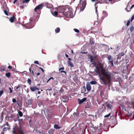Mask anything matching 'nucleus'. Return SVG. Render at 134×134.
<instances>
[{"label": "nucleus", "mask_w": 134, "mask_h": 134, "mask_svg": "<svg viewBox=\"0 0 134 134\" xmlns=\"http://www.w3.org/2000/svg\"><path fill=\"white\" fill-rule=\"evenodd\" d=\"M124 54H124V53L123 52H122L121 53V55L122 56H124Z\"/></svg>", "instance_id": "13d9d810"}, {"label": "nucleus", "mask_w": 134, "mask_h": 134, "mask_svg": "<svg viewBox=\"0 0 134 134\" xmlns=\"http://www.w3.org/2000/svg\"><path fill=\"white\" fill-rule=\"evenodd\" d=\"M134 29V27L133 26H131L130 29V31L131 32H132L133 30Z\"/></svg>", "instance_id": "7c9ffc66"}, {"label": "nucleus", "mask_w": 134, "mask_h": 134, "mask_svg": "<svg viewBox=\"0 0 134 134\" xmlns=\"http://www.w3.org/2000/svg\"><path fill=\"white\" fill-rule=\"evenodd\" d=\"M17 0H14V2H13V3H14V4L16 2V1H17Z\"/></svg>", "instance_id": "680f3d73"}, {"label": "nucleus", "mask_w": 134, "mask_h": 134, "mask_svg": "<svg viewBox=\"0 0 134 134\" xmlns=\"http://www.w3.org/2000/svg\"><path fill=\"white\" fill-rule=\"evenodd\" d=\"M6 126L5 124H4L1 127V128L0 129V131H2L1 133V134H4V132H5L7 130H10V126L9 125L8 122H7V127H4V126Z\"/></svg>", "instance_id": "20e7f679"}, {"label": "nucleus", "mask_w": 134, "mask_h": 134, "mask_svg": "<svg viewBox=\"0 0 134 134\" xmlns=\"http://www.w3.org/2000/svg\"><path fill=\"white\" fill-rule=\"evenodd\" d=\"M99 127L101 130H105V129L106 128V126L104 124L100 123L99 125Z\"/></svg>", "instance_id": "1a4fd4ad"}, {"label": "nucleus", "mask_w": 134, "mask_h": 134, "mask_svg": "<svg viewBox=\"0 0 134 134\" xmlns=\"http://www.w3.org/2000/svg\"><path fill=\"white\" fill-rule=\"evenodd\" d=\"M60 72L61 73H65V74H66V72L64 71H63V70H61L60 71Z\"/></svg>", "instance_id": "8fccbe9b"}, {"label": "nucleus", "mask_w": 134, "mask_h": 134, "mask_svg": "<svg viewBox=\"0 0 134 134\" xmlns=\"http://www.w3.org/2000/svg\"><path fill=\"white\" fill-rule=\"evenodd\" d=\"M27 102L28 104L30 105L33 102V100L32 99H29L28 100Z\"/></svg>", "instance_id": "412c9836"}, {"label": "nucleus", "mask_w": 134, "mask_h": 134, "mask_svg": "<svg viewBox=\"0 0 134 134\" xmlns=\"http://www.w3.org/2000/svg\"><path fill=\"white\" fill-rule=\"evenodd\" d=\"M20 85H18L17 86H15L14 87V89L16 91H18V89L20 87Z\"/></svg>", "instance_id": "a878e982"}, {"label": "nucleus", "mask_w": 134, "mask_h": 134, "mask_svg": "<svg viewBox=\"0 0 134 134\" xmlns=\"http://www.w3.org/2000/svg\"><path fill=\"white\" fill-rule=\"evenodd\" d=\"M90 83L92 85H95L97 83V82L96 81H91Z\"/></svg>", "instance_id": "bb28decb"}, {"label": "nucleus", "mask_w": 134, "mask_h": 134, "mask_svg": "<svg viewBox=\"0 0 134 134\" xmlns=\"http://www.w3.org/2000/svg\"><path fill=\"white\" fill-rule=\"evenodd\" d=\"M64 67H63L62 68H60V69H59V71H60V70H64Z\"/></svg>", "instance_id": "3c124183"}, {"label": "nucleus", "mask_w": 134, "mask_h": 134, "mask_svg": "<svg viewBox=\"0 0 134 134\" xmlns=\"http://www.w3.org/2000/svg\"><path fill=\"white\" fill-rule=\"evenodd\" d=\"M32 68L31 67H31H30V68H29V70L30 72V73L31 75H32V74L31 73V72H32Z\"/></svg>", "instance_id": "2f4dec72"}, {"label": "nucleus", "mask_w": 134, "mask_h": 134, "mask_svg": "<svg viewBox=\"0 0 134 134\" xmlns=\"http://www.w3.org/2000/svg\"><path fill=\"white\" fill-rule=\"evenodd\" d=\"M38 105L40 107L43 106V105L42 104V103H40L38 104Z\"/></svg>", "instance_id": "c03bdc74"}, {"label": "nucleus", "mask_w": 134, "mask_h": 134, "mask_svg": "<svg viewBox=\"0 0 134 134\" xmlns=\"http://www.w3.org/2000/svg\"><path fill=\"white\" fill-rule=\"evenodd\" d=\"M134 7V4H133L131 7H130V9L129 10H128V9H127V7H128V6H127V7L126 8H125V10L127 11V12H129L130 10H131V8H132L133 7Z\"/></svg>", "instance_id": "b1692460"}, {"label": "nucleus", "mask_w": 134, "mask_h": 134, "mask_svg": "<svg viewBox=\"0 0 134 134\" xmlns=\"http://www.w3.org/2000/svg\"><path fill=\"white\" fill-rule=\"evenodd\" d=\"M26 26L27 29H30L32 28L33 26H32L31 24L30 23H29L26 25Z\"/></svg>", "instance_id": "a211bd4d"}, {"label": "nucleus", "mask_w": 134, "mask_h": 134, "mask_svg": "<svg viewBox=\"0 0 134 134\" xmlns=\"http://www.w3.org/2000/svg\"><path fill=\"white\" fill-rule=\"evenodd\" d=\"M28 82L29 83V85H31V80L29 79H28Z\"/></svg>", "instance_id": "58836bf2"}, {"label": "nucleus", "mask_w": 134, "mask_h": 134, "mask_svg": "<svg viewBox=\"0 0 134 134\" xmlns=\"http://www.w3.org/2000/svg\"><path fill=\"white\" fill-rule=\"evenodd\" d=\"M54 130L52 129H51L49 130L48 132L49 134H53L54 132Z\"/></svg>", "instance_id": "2eb2a0df"}, {"label": "nucleus", "mask_w": 134, "mask_h": 134, "mask_svg": "<svg viewBox=\"0 0 134 134\" xmlns=\"http://www.w3.org/2000/svg\"><path fill=\"white\" fill-rule=\"evenodd\" d=\"M30 0H24L22 2L23 3H26L29 2Z\"/></svg>", "instance_id": "f704fd0d"}, {"label": "nucleus", "mask_w": 134, "mask_h": 134, "mask_svg": "<svg viewBox=\"0 0 134 134\" xmlns=\"http://www.w3.org/2000/svg\"><path fill=\"white\" fill-rule=\"evenodd\" d=\"M11 73L9 72H8L6 73L5 74V75L7 76L8 77H9L10 76Z\"/></svg>", "instance_id": "c85d7f7f"}, {"label": "nucleus", "mask_w": 134, "mask_h": 134, "mask_svg": "<svg viewBox=\"0 0 134 134\" xmlns=\"http://www.w3.org/2000/svg\"><path fill=\"white\" fill-rule=\"evenodd\" d=\"M17 103L19 106H20V105L21 104V103L20 102L19 103L18 102H17Z\"/></svg>", "instance_id": "864d4df0"}, {"label": "nucleus", "mask_w": 134, "mask_h": 134, "mask_svg": "<svg viewBox=\"0 0 134 134\" xmlns=\"http://www.w3.org/2000/svg\"><path fill=\"white\" fill-rule=\"evenodd\" d=\"M51 79H52L53 80V77H51L49 79H48V81H47V82H48Z\"/></svg>", "instance_id": "de8ad7c7"}, {"label": "nucleus", "mask_w": 134, "mask_h": 134, "mask_svg": "<svg viewBox=\"0 0 134 134\" xmlns=\"http://www.w3.org/2000/svg\"><path fill=\"white\" fill-rule=\"evenodd\" d=\"M9 90H10V93H11L12 92V89L10 87H9Z\"/></svg>", "instance_id": "6e6d98bb"}, {"label": "nucleus", "mask_w": 134, "mask_h": 134, "mask_svg": "<svg viewBox=\"0 0 134 134\" xmlns=\"http://www.w3.org/2000/svg\"><path fill=\"white\" fill-rule=\"evenodd\" d=\"M12 101L14 103H15L16 102V99L14 98L12 99Z\"/></svg>", "instance_id": "37998d69"}, {"label": "nucleus", "mask_w": 134, "mask_h": 134, "mask_svg": "<svg viewBox=\"0 0 134 134\" xmlns=\"http://www.w3.org/2000/svg\"><path fill=\"white\" fill-rule=\"evenodd\" d=\"M65 56L67 58H68L69 57L68 55L67 54H65Z\"/></svg>", "instance_id": "69168bd1"}, {"label": "nucleus", "mask_w": 134, "mask_h": 134, "mask_svg": "<svg viewBox=\"0 0 134 134\" xmlns=\"http://www.w3.org/2000/svg\"><path fill=\"white\" fill-rule=\"evenodd\" d=\"M18 114L19 116L21 117L23 116V113L22 112L20 111H18Z\"/></svg>", "instance_id": "c756f323"}, {"label": "nucleus", "mask_w": 134, "mask_h": 134, "mask_svg": "<svg viewBox=\"0 0 134 134\" xmlns=\"http://www.w3.org/2000/svg\"><path fill=\"white\" fill-rule=\"evenodd\" d=\"M86 89L88 91H90L91 90V87L90 84L88 82L86 84Z\"/></svg>", "instance_id": "9b49d317"}, {"label": "nucleus", "mask_w": 134, "mask_h": 134, "mask_svg": "<svg viewBox=\"0 0 134 134\" xmlns=\"http://www.w3.org/2000/svg\"><path fill=\"white\" fill-rule=\"evenodd\" d=\"M90 42L91 45H94V41L93 40V38H91L90 39Z\"/></svg>", "instance_id": "dca6fc26"}, {"label": "nucleus", "mask_w": 134, "mask_h": 134, "mask_svg": "<svg viewBox=\"0 0 134 134\" xmlns=\"http://www.w3.org/2000/svg\"><path fill=\"white\" fill-rule=\"evenodd\" d=\"M60 30V28L59 27H57L55 29V31L56 33H59Z\"/></svg>", "instance_id": "393cba45"}, {"label": "nucleus", "mask_w": 134, "mask_h": 134, "mask_svg": "<svg viewBox=\"0 0 134 134\" xmlns=\"http://www.w3.org/2000/svg\"><path fill=\"white\" fill-rule=\"evenodd\" d=\"M62 98L63 102H66L68 100L69 98L67 96H62Z\"/></svg>", "instance_id": "9d476101"}, {"label": "nucleus", "mask_w": 134, "mask_h": 134, "mask_svg": "<svg viewBox=\"0 0 134 134\" xmlns=\"http://www.w3.org/2000/svg\"><path fill=\"white\" fill-rule=\"evenodd\" d=\"M41 93V92L40 91H38V94H40Z\"/></svg>", "instance_id": "774afa93"}, {"label": "nucleus", "mask_w": 134, "mask_h": 134, "mask_svg": "<svg viewBox=\"0 0 134 134\" xmlns=\"http://www.w3.org/2000/svg\"><path fill=\"white\" fill-rule=\"evenodd\" d=\"M107 58L108 59L109 63H111L113 62V60L111 59V56L110 55L108 56L107 57Z\"/></svg>", "instance_id": "f3484780"}, {"label": "nucleus", "mask_w": 134, "mask_h": 134, "mask_svg": "<svg viewBox=\"0 0 134 134\" xmlns=\"http://www.w3.org/2000/svg\"><path fill=\"white\" fill-rule=\"evenodd\" d=\"M58 14V13L57 12L55 11L53 13V15L55 16H57V15Z\"/></svg>", "instance_id": "72a5a7b5"}, {"label": "nucleus", "mask_w": 134, "mask_h": 134, "mask_svg": "<svg viewBox=\"0 0 134 134\" xmlns=\"http://www.w3.org/2000/svg\"><path fill=\"white\" fill-rule=\"evenodd\" d=\"M113 0H109V2H111V3H112V1H113Z\"/></svg>", "instance_id": "e2e57ef3"}, {"label": "nucleus", "mask_w": 134, "mask_h": 134, "mask_svg": "<svg viewBox=\"0 0 134 134\" xmlns=\"http://www.w3.org/2000/svg\"><path fill=\"white\" fill-rule=\"evenodd\" d=\"M74 31L77 33H79V30L76 29H74Z\"/></svg>", "instance_id": "e433bc0d"}, {"label": "nucleus", "mask_w": 134, "mask_h": 134, "mask_svg": "<svg viewBox=\"0 0 134 134\" xmlns=\"http://www.w3.org/2000/svg\"><path fill=\"white\" fill-rule=\"evenodd\" d=\"M130 21H131L130 20V21L129 20L127 21V22L126 23V25L127 26H128L129 25L130 23Z\"/></svg>", "instance_id": "c9c22d12"}, {"label": "nucleus", "mask_w": 134, "mask_h": 134, "mask_svg": "<svg viewBox=\"0 0 134 134\" xmlns=\"http://www.w3.org/2000/svg\"><path fill=\"white\" fill-rule=\"evenodd\" d=\"M54 127L55 129H59L61 127L59 126L57 124H55L54 125Z\"/></svg>", "instance_id": "4be33fe9"}, {"label": "nucleus", "mask_w": 134, "mask_h": 134, "mask_svg": "<svg viewBox=\"0 0 134 134\" xmlns=\"http://www.w3.org/2000/svg\"><path fill=\"white\" fill-rule=\"evenodd\" d=\"M19 132L20 134H24V130L23 129L20 127L18 129L16 127L14 126L12 132L14 134H16V131Z\"/></svg>", "instance_id": "7ed1b4c3"}, {"label": "nucleus", "mask_w": 134, "mask_h": 134, "mask_svg": "<svg viewBox=\"0 0 134 134\" xmlns=\"http://www.w3.org/2000/svg\"><path fill=\"white\" fill-rule=\"evenodd\" d=\"M90 108V105H87L85 106L86 108Z\"/></svg>", "instance_id": "49530a36"}, {"label": "nucleus", "mask_w": 134, "mask_h": 134, "mask_svg": "<svg viewBox=\"0 0 134 134\" xmlns=\"http://www.w3.org/2000/svg\"><path fill=\"white\" fill-rule=\"evenodd\" d=\"M6 8H8L7 5V4L5 2H4L3 4V5L2 6V8L5 9Z\"/></svg>", "instance_id": "5701e85b"}, {"label": "nucleus", "mask_w": 134, "mask_h": 134, "mask_svg": "<svg viewBox=\"0 0 134 134\" xmlns=\"http://www.w3.org/2000/svg\"><path fill=\"white\" fill-rule=\"evenodd\" d=\"M34 20V19L33 18H31L30 19V21L31 22H32Z\"/></svg>", "instance_id": "09e8293b"}, {"label": "nucleus", "mask_w": 134, "mask_h": 134, "mask_svg": "<svg viewBox=\"0 0 134 134\" xmlns=\"http://www.w3.org/2000/svg\"><path fill=\"white\" fill-rule=\"evenodd\" d=\"M79 127L81 129H83L84 128V124H80L79 125Z\"/></svg>", "instance_id": "aec40b11"}, {"label": "nucleus", "mask_w": 134, "mask_h": 134, "mask_svg": "<svg viewBox=\"0 0 134 134\" xmlns=\"http://www.w3.org/2000/svg\"><path fill=\"white\" fill-rule=\"evenodd\" d=\"M37 76H38L40 75V73L39 72H38L37 74L36 73Z\"/></svg>", "instance_id": "0e129e2a"}, {"label": "nucleus", "mask_w": 134, "mask_h": 134, "mask_svg": "<svg viewBox=\"0 0 134 134\" xmlns=\"http://www.w3.org/2000/svg\"><path fill=\"white\" fill-rule=\"evenodd\" d=\"M111 67H112L113 66H114V64H113V62L111 63Z\"/></svg>", "instance_id": "052dcab7"}, {"label": "nucleus", "mask_w": 134, "mask_h": 134, "mask_svg": "<svg viewBox=\"0 0 134 134\" xmlns=\"http://www.w3.org/2000/svg\"><path fill=\"white\" fill-rule=\"evenodd\" d=\"M31 67L32 69L31 72L32 75L36 74V72L38 71V66L37 65L32 64L31 65Z\"/></svg>", "instance_id": "39448f33"}, {"label": "nucleus", "mask_w": 134, "mask_h": 134, "mask_svg": "<svg viewBox=\"0 0 134 134\" xmlns=\"http://www.w3.org/2000/svg\"><path fill=\"white\" fill-rule=\"evenodd\" d=\"M87 100V98H84L82 99H81L79 98L77 99V101L78 103L80 104L84 102L85 101Z\"/></svg>", "instance_id": "6e6552de"}, {"label": "nucleus", "mask_w": 134, "mask_h": 134, "mask_svg": "<svg viewBox=\"0 0 134 134\" xmlns=\"http://www.w3.org/2000/svg\"><path fill=\"white\" fill-rule=\"evenodd\" d=\"M34 63L35 64H39V63H38V61H35Z\"/></svg>", "instance_id": "603ef678"}, {"label": "nucleus", "mask_w": 134, "mask_h": 134, "mask_svg": "<svg viewBox=\"0 0 134 134\" xmlns=\"http://www.w3.org/2000/svg\"><path fill=\"white\" fill-rule=\"evenodd\" d=\"M4 12L5 13V14L7 16H8V13L7 11L6 10L4 9Z\"/></svg>", "instance_id": "473e14b6"}, {"label": "nucleus", "mask_w": 134, "mask_h": 134, "mask_svg": "<svg viewBox=\"0 0 134 134\" xmlns=\"http://www.w3.org/2000/svg\"><path fill=\"white\" fill-rule=\"evenodd\" d=\"M39 68L40 69H41V70L43 72H44V70L43 69H42V68H41L40 67H39Z\"/></svg>", "instance_id": "4d7b16f0"}, {"label": "nucleus", "mask_w": 134, "mask_h": 134, "mask_svg": "<svg viewBox=\"0 0 134 134\" xmlns=\"http://www.w3.org/2000/svg\"><path fill=\"white\" fill-rule=\"evenodd\" d=\"M68 59L70 61V60H71V59L70 58H68Z\"/></svg>", "instance_id": "338daca9"}, {"label": "nucleus", "mask_w": 134, "mask_h": 134, "mask_svg": "<svg viewBox=\"0 0 134 134\" xmlns=\"http://www.w3.org/2000/svg\"><path fill=\"white\" fill-rule=\"evenodd\" d=\"M110 115V113H109L108 114L104 116V118H105L106 117H108Z\"/></svg>", "instance_id": "4c0bfd02"}, {"label": "nucleus", "mask_w": 134, "mask_h": 134, "mask_svg": "<svg viewBox=\"0 0 134 134\" xmlns=\"http://www.w3.org/2000/svg\"><path fill=\"white\" fill-rule=\"evenodd\" d=\"M3 90H1L0 91V96H1L3 93Z\"/></svg>", "instance_id": "79ce46f5"}, {"label": "nucleus", "mask_w": 134, "mask_h": 134, "mask_svg": "<svg viewBox=\"0 0 134 134\" xmlns=\"http://www.w3.org/2000/svg\"><path fill=\"white\" fill-rule=\"evenodd\" d=\"M68 63L69 65L71 67H74V65L73 63L70 61L68 60Z\"/></svg>", "instance_id": "6ab92c4d"}, {"label": "nucleus", "mask_w": 134, "mask_h": 134, "mask_svg": "<svg viewBox=\"0 0 134 134\" xmlns=\"http://www.w3.org/2000/svg\"><path fill=\"white\" fill-rule=\"evenodd\" d=\"M43 6L42 4H40L36 6L35 8V11L37 12V10H39Z\"/></svg>", "instance_id": "f8f14e48"}, {"label": "nucleus", "mask_w": 134, "mask_h": 134, "mask_svg": "<svg viewBox=\"0 0 134 134\" xmlns=\"http://www.w3.org/2000/svg\"><path fill=\"white\" fill-rule=\"evenodd\" d=\"M30 89L32 91L34 92L36 90H39V88L34 86L30 87Z\"/></svg>", "instance_id": "ddd939ff"}, {"label": "nucleus", "mask_w": 134, "mask_h": 134, "mask_svg": "<svg viewBox=\"0 0 134 134\" xmlns=\"http://www.w3.org/2000/svg\"><path fill=\"white\" fill-rule=\"evenodd\" d=\"M99 66H96L94 71L98 75H100L101 74L103 75L102 76L100 77V80L102 81V84L107 85L110 83L111 81L112 74L111 72L106 70L103 68V64L99 63Z\"/></svg>", "instance_id": "f257e3e1"}, {"label": "nucleus", "mask_w": 134, "mask_h": 134, "mask_svg": "<svg viewBox=\"0 0 134 134\" xmlns=\"http://www.w3.org/2000/svg\"><path fill=\"white\" fill-rule=\"evenodd\" d=\"M8 69H11L12 68V67L11 66L9 65L8 66Z\"/></svg>", "instance_id": "bf43d9fd"}, {"label": "nucleus", "mask_w": 134, "mask_h": 134, "mask_svg": "<svg viewBox=\"0 0 134 134\" xmlns=\"http://www.w3.org/2000/svg\"><path fill=\"white\" fill-rule=\"evenodd\" d=\"M129 106L130 107H132L133 109H134V103L132 102L131 104H130V105Z\"/></svg>", "instance_id": "cd10ccee"}, {"label": "nucleus", "mask_w": 134, "mask_h": 134, "mask_svg": "<svg viewBox=\"0 0 134 134\" xmlns=\"http://www.w3.org/2000/svg\"><path fill=\"white\" fill-rule=\"evenodd\" d=\"M63 13L65 16L67 18H72L73 16V13L72 11L70 10L68 8H65L63 9Z\"/></svg>", "instance_id": "f03ea898"}, {"label": "nucleus", "mask_w": 134, "mask_h": 134, "mask_svg": "<svg viewBox=\"0 0 134 134\" xmlns=\"http://www.w3.org/2000/svg\"><path fill=\"white\" fill-rule=\"evenodd\" d=\"M134 19V15H133L131 17L130 19L131 22H132L133 20Z\"/></svg>", "instance_id": "a19ab883"}, {"label": "nucleus", "mask_w": 134, "mask_h": 134, "mask_svg": "<svg viewBox=\"0 0 134 134\" xmlns=\"http://www.w3.org/2000/svg\"><path fill=\"white\" fill-rule=\"evenodd\" d=\"M112 104V103L110 102L109 103H106L105 104H103L102 108L104 109L105 108L104 107L106 106L108 109H111Z\"/></svg>", "instance_id": "423d86ee"}, {"label": "nucleus", "mask_w": 134, "mask_h": 134, "mask_svg": "<svg viewBox=\"0 0 134 134\" xmlns=\"http://www.w3.org/2000/svg\"><path fill=\"white\" fill-rule=\"evenodd\" d=\"M93 60V58L92 56H91L90 57V62H92Z\"/></svg>", "instance_id": "ea45409f"}, {"label": "nucleus", "mask_w": 134, "mask_h": 134, "mask_svg": "<svg viewBox=\"0 0 134 134\" xmlns=\"http://www.w3.org/2000/svg\"><path fill=\"white\" fill-rule=\"evenodd\" d=\"M98 24V22H97V21H95V22H94L93 25H95L96 24V25H97V24Z\"/></svg>", "instance_id": "5fc2aeb1"}, {"label": "nucleus", "mask_w": 134, "mask_h": 134, "mask_svg": "<svg viewBox=\"0 0 134 134\" xmlns=\"http://www.w3.org/2000/svg\"><path fill=\"white\" fill-rule=\"evenodd\" d=\"M15 19V17L14 15H13V16L10 18V21L11 23H13L14 22V19Z\"/></svg>", "instance_id": "4468645a"}, {"label": "nucleus", "mask_w": 134, "mask_h": 134, "mask_svg": "<svg viewBox=\"0 0 134 134\" xmlns=\"http://www.w3.org/2000/svg\"><path fill=\"white\" fill-rule=\"evenodd\" d=\"M86 4V2L85 0L82 1V6L80 7V9L81 11H83L85 7Z\"/></svg>", "instance_id": "0eeeda50"}, {"label": "nucleus", "mask_w": 134, "mask_h": 134, "mask_svg": "<svg viewBox=\"0 0 134 134\" xmlns=\"http://www.w3.org/2000/svg\"><path fill=\"white\" fill-rule=\"evenodd\" d=\"M5 70V69L4 68H1L0 69V71H4Z\"/></svg>", "instance_id": "a18cd8bd"}]
</instances>
